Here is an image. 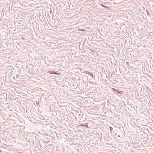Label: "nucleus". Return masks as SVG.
Listing matches in <instances>:
<instances>
[{
    "label": "nucleus",
    "instance_id": "obj_3",
    "mask_svg": "<svg viewBox=\"0 0 153 153\" xmlns=\"http://www.w3.org/2000/svg\"><path fill=\"white\" fill-rule=\"evenodd\" d=\"M48 73H50V74H53L54 73V71H48Z\"/></svg>",
    "mask_w": 153,
    "mask_h": 153
},
{
    "label": "nucleus",
    "instance_id": "obj_5",
    "mask_svg": "<svg viewBox=\"0 0 153 153\" xmlns=\"http://www.w3.org/2000/svg\"><path fill=\"white\" fill-rule=\"evenodd\" d=\"M113 128L111 127H110V131L111 132L113 130Z\"/></svg>",
    "mask_w": 153,
    "mask_h": 153
},
{
    "label": "nucleus",
    "instance_id": "obj_1",
    "mask_svg": "<svg viewBox=\"0 0 153 153\" xmlns=\"http://www.w3.org/2000/svg\"><path fill=\"white\" fill-rule=\"evenodd\" d=\"M113 90L115 91L117 93L119 94H121L122 93V91H119L118 90H115L114 88H113Z\"/></svg>",
    "mask_w": 153,
    "mask_h": 153
},
{
    "label": "nucleus",
    "instance_id": "obj_4",
    "mask_svg": "<svg viewBox=\"0 0 153 153\" xmlns=\"http://www.w3.org/2000/svg\"><path fill=\"white\" fill-rule=\"evenodd\" d=\"M89 75L91 76L92 78H93V75L92 74L90 73Z\"/></svg>",
    "mask_w": 153,
    "mask_h": 153
},
{
    "label": "nucleus",
    "instance_id": "obj_2",
    "mask_svg": "<svg viewBox=\"0 0 153 153\" xmlns=\"http://www.w3.org/2000/svg\"><path fill=\"white\" fill-rule=\"evenodd\" d=\"M101 6H102V7H105V8H108V9H110V8H109L108 7V6H104V5H103V4H101Z\"/></svg>",
    "mask_w": 153,
    "mask_h": 153
},
{
    "label": "nucleus",
    "instance_id": "obj_9",
    "mask_svg": "<svg viewBox=\"0 0 153 153\" xmlns=\"http://www.w3.org/2000/svg\"><path fill=\"white\" fill-rule=\"evenodd\" d=\"M84 126L86 127H88V124H85L84 125Z\"/></svg>",
    "mask_w": 153,
    "mask_h": 153
},
{
    "label": "nucleus",
    "instance_id": "obj_7",
    "mask_svg": "<svg viewBox=\"0 0 153 153\" xmlns=\"http://www.w3.org/2000/svg\"><path fill=\"white\" fill-rule=\"evenodd\" d=\"M85 73H86V74H88L89 75V74H90L91 73H90L88 71H86L85 72Z\"/></svg>",
    "mask_w": 153,
    "mask_h": 153
},
{
    "label": "nucleus",
    "instance_id": "obj_10",
    "mask_svg": "<svg viewBox=\"0 0 153 153\" xmlns=\"http://www.w3.org/2000/svg\"><path fill=\"white\" fill-rule=\"evenodd\" d=\"M80 30H81V31H85V30H83V29H80Z\"/></svg>",
    "mask_w": 153,
    "mask_h": 153
},
{
    "label": "nucleus",
    "instance_id": "obj_8",
    "mask_svg": "<svg viewBox=\"0 0 153 153\" xmlns=\"http://www.w3.org/2000/svg\"><path fill=\"white\" fill-rule=\"evenodd\" d=\"M84 125L83 124H81L80 125H79V126H84Z\"/></svg>",
    "mask_w": 153,
    "mask_h": 153
},
{
    "label": "nucleus",
    "instance_id": "obj_6",
    "mask_svg": "<svg viewBox=\"0 0 153 153\" xmlns=\"http://www.w3.org/2000/svg\"><path fill=\"white\" fill-rule=\"evenodd\" d=\"M53 74L59 75V73H56V72H54Z\"/></svg>",
    "mask_w": 153,
    "mask_h": 153
}]
</instances>
